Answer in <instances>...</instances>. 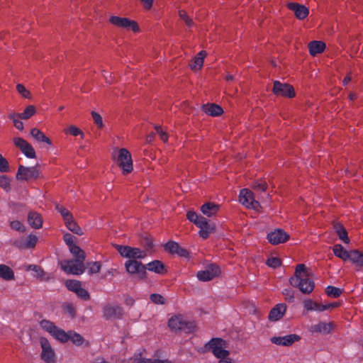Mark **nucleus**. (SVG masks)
<instances>
[{
	"label": "nucleus",
	"mask_w": 363,
	"mask_h": 363,
	"mask_svg": "<svg viewBox=\"0 0 363 363\" xmlns=\"http://www.w3.org/2000/svg\"><path fill=\"white\" fill-rule=\"evenodd\" d=\"M289 283L305 294H310L315 288V283L308 277L306 267L303 264L296 265L294 276L289 279Z\"/></svg>",
	"instance_id": "1"
},
{
	"label": "nucleus",
	"mask_w": 363,
	"mask_h": 363,
	"mask_svg": "<svg viewBox=\"0 0 363 363\" xmlns=\"http://www.w3.org/2000/svg\"><path fill=\"white\" fill-rule=\"evenodd\" d=\"M116 163L121 168L123 174H128L133 169L131 155L125 148H121L118 150Z\"/></svg>",
	"instance_id": "2"
},
{
	"label": "nucleus",
	"mask_w": 363,
	"mask_h": 363,
	"mask_svg": "<svg viewBox=\"0 0 363 363\" xmlns=\"http://www.w3.org/2000/svg\"><path fill=\"white\" fill-rule=\"evenodd\" d=\"M116 249L122 257L129 259H143L147 255L145 251L141 250L138 247L116 245Z\"/></svg>",
	"instance_id": "3"
},
{
	"label": "nucleus",
	"mask_w": 363,
	"mask_h": 363,
	"mask_svg": "<svg viewBox=\"0 0 363 363\" xmlns=\"http://www.w3.org/2000/svg\"><path fill=\"white\" fill-rule=\"evenodd\" d=\"M40 326L42 328V329L50 333L56 340H65V331L56 326L53 322L44 319L40 322Z\"/></svg>",
	"instance_id": "4"
},
{
	"label": "nucleus",
	"mask_w": 363,
	"mask_h": 363,
	"mask_svg": "<svg viewBox=\"0 0 363 363\" xmlns=\"http://www.w3.org/2000/svg\"><path fill=\"white\" fill-rule=\"evenodd\" d=\"M208 349L217 358L226 357L229 352L225 349V342L221 338H213L208 343Z\"/></svg>",
	"instance_id": "5"
},
{
	"label": "nucleus",
	"mask_w": 363,
	"mask_h": 363,
	"mask_svg": "<svg viewBox=\"0 0 363 363\" xmlns=\"http://www.w3.org/2000/svg\"><path fill=\"white\" fill-rule=\"evenodd\" d=\"M273 84L272 92L277 96L287 97L289 99L295 96L294 89L291 85L287 83H281L279 81H274Z\"/></svg>",
	"instance_id": "6"
},
{
	"label": "nucleus",
	"mask_w": 363,
	"mask_h": 363,
	"mask_svg": "<svg viewBox=\"0 0 363 363\" xmlns=\"http://www.w3.org/2000/svg\"><path fill=\"white\" fill-rule=\"evenodd\" d=\"M40 177V170L37 166L32 167H26L20 164L16 173L18 180L28 181L33 179H37Z\"/></svg>",
	"instance_id": "7"
},
{
	"label": "nucleus",
	"mask_w": 363,
	"mask_h": 363,
	"mask_svg": "<svg viewBox=\"0 0 363 363\" xmlns=\"http://www.w3.org/2000/svg\"><path fill=\"white\" fill-rule=\"evenodd\" d=\"M62 269L69 274L79 275L85 270L84 261L80 259L74 260H67L62 263Z\"/></svg>",
	"instance_id": "8"
},
{
	"label": "nucleus",
	"mask_w": 363,
	"mask_h": 363,
	"mask_svg": "<svg viewBox=\"0 0 363 363\" xmlns=\"http://www.w3.org/2000/svg\"><path fill=\"white\" fill-rule=\"evenodd\" d=\"M126 271L131 274H137L140 279L146 278V267L140 262L129 259L125 263Z\"/></svg>",
	"instance_id": "9"
},
{
	"label": "nucleus",
	"mask_w": 363,
	"mask_h": 363,
	"mask_svg": "<svg viewBox=\"0 0 363 363\" xmlns=\"http://www.w3.org/2000/svg\"><path fill=\"white\" fill-rule=\"evenodd\" d=\"M239 201L248 208L257 210L259 207V203L255 199L253 192L247 189H243L240 191Z\"/></svg>",
	"instance_id": "10"
},
{
	"label": "nucleus",
	"mask_w": 363,
	"mask_h": 363,
	"mask_svg": "<svg viewBox=\"0 0 363 363\" xmlns=\"http://www.w3.org/2000/svg\"><path fill=\"white\" fill-rule=\"evenodd\" d=\"M111 23L116 27L131 30L133 32L139 30V27L136 21L130 20L128 18H122L119 16H111L109 18Z\"/></svg>",
	"instance_id": "11"
},
{
	"label": "nucleus",
	"mask_w": 363,
	"mask_h": 363,
	"mask_svg": "<svg viewBox=\"0 0 363 363\" xmlns=\"http://www.w3.org/2000/svg\"><path fill=\"white\" fill-rule=\"evenodd\" d=\"M40 343L42 347L41 358L47 363H55V354L46 337H40Z\"/></svg>",
	"instance_id": "12"
},
{
	"label": "nucleus",
	"mask_w": 363,
	"mask_h": 363,
	"mask_svg": "<svg viewBox=\"0 0 363 363\" xmlns=\"http://www.w3.org/2000/svg\"><path fill=\"white\" fill-rule=\"evenodd\" d=\"M220 274V267L215 264H211L208 265L205 270L198 272L197 277L200 281H207L212 280Z\"/></svg>",
	"instance_id": "13"
},
{
	"label": "nucleus",
	"mask_w": 363,
	"mask_h": 363,
	"mask_svg": "<svg viewBox=\"0 0 363 363\" xmlns=\"http://www.w3.org/2000/svg\"><path fill=\"white\" fill-rule=\"evenodd\" d=\"M104 317L107 319H121L123 315V309L118 305L107 304L103 308Z\"/></svg>",
	"instance_id": "14"
},
{
	"label": "nucleus",
	"mask_w": 363,
	"mask_h": 363,
	"mask_svg": "<svg viewBox=\"0 0 363 363\" xmlns=\"http://www.w3.org/2000/svg\"><path fill=\"white\" fill-rule=\"evenodd\" d=\"M13 143L26 157L29 158L36 157L34 148L26 140L21 138H16L13 139Z\"/></svg>",
	"instance_id": "15"
},
{
	"label": "nucleus",
	"mask_w": 363,
	"mask_h": 363,
	"mask_svg": "<svg viewBox=\"0 0 363 363\" xmlns=\"http://www.w3.org/2000/svg\"><path fill=\"white\" fill-rule=\"evenodd\" d=\"M300 340L301 337L298 335L290 334L282 337H272L271 342L277 345L289 347Z\"/></svg>",
	"instance_id": "16"
},
{
	"label": "nucleus",
	"mask_w": 363,
	"mask_h": 363,
	"mask_svg": "<svg viewBox=\"0 0 363 363\" xmlns=\"http://www.w3.org/2000/svg\"><path fill=\"white\" fill-rule=\"evenodd\" d=\"M269 242L272 245H279L286 242L289 235L281 229H276L267 235Z\"/></svg>",
	"instance_id": "17"
},
{
	"label": "nucleus",
	"mask_w": 363,
	"mask_h": 363,
	"mask_svg": "<svg viewBox=\"0 0 363 363\" xmlns=\"http://www.w3.org/2000/svg\"><path fill=\"white\" fill-rule=\"evenodd\" d=\"M334 328H335V324L333 322H330V323L320 322L318 324L311 325L309 328V332L311 334H315V333L328 334L334 329Z\"/></svg>",
	"instance_id": "18"
},
{
	"label": "nucleus",
	"mask_w": 363,
	"mask_h": 363,
	"mask_svg": "<svg viewBox=\"0 0 363 363\" xmlns=\"http://www.w3.org/2000/svg\"><path fill=\"white\" fill-rule=\"evenodd\" d=\"M189 323L180 315L172 317L168 321V325L172 330H184L187 328Z\"/></svg>",
	"instance_id": "19"
},
{
	"label": "nucleus",
	"mask_w": 363,
	"mask_h": 363,
	"mask_svg": "<svg viewBox=\"0 0 363 363\" xmlns=\"http://www.w3.org/2000/svg\"><path fill=\"white\" fill-rule=\"evenodd\" d=\"M287 8L292 11L294 13L295 16L299 20L304 19L309 13L308 8L298 3H289L287 4Z\"/></svg>",
	"instance_id": "20"
},
{
	"label": "nucleus",
	"mask_w": 363,
	"mask_h": 363,
	"mask_svg": "<svg viewBox=\"0 0 363 363\" xmlns=\"http://www.w3.org/2000/svg\"><path fill=\"white\" fill-rule=\"evenodd\" d=\"M196 226L200 228L199 234L203 239H206L216 229L215 225L208 223L205 218L201 219Z\"/></svg>",
	"instance_id": "21"
},
{
	"label": "nucleus",
	"mask_w": 363,
	"mask_h": 363,
	"mask_svg": "<svg viewBox=\"0 0 363 363\" xmlns=\"http://www.w3.org/2000/svg\"><path fill=\"white\" fill-rule=\"evenodd\" d=\"M286 310V306L283 303L277 304L269 313V319L272 321L280 320L284 315Z\"/></svg>",
	"instance_id": "22"
},
{
	"label": "nucleus",
	"mask_w": 363,
	"mask_h": 363,
	"mask_svg": "<svg viewBox=\"0 0 363 363\" xmlns=\"http://www.w3.org/2000/svg\"><path fill=\"white\" fill-rule=\"evenodd\" d=\"M38 238L34 235H30L26 240L15 241L14 244L19 248H33L37 243Z\"/></svg>",
	"instance_id": "23"
},
{
	"label": "nucleus",
	"mask_w": 363,
	"mask_h": 363,
	"mask_svg": "<svg viewBox=\"0 0 363 363\" xmlns=\"http://www.w3.org/2000/svg\"><path fill=\"white\" fill-rule=\"evenodd\" d=\"M28 222L29 225L35 229H39L43 225V218L37 212L30 211L28 216Z\"/></svg>",
	"instance_id": "24"
},
{
	"label": "nucleus",
	"mask_w": 363,
	"mask_h": 363,
	"mask_svg": "<svg viewBox=\"0 0 363 363\" xmlns=\"http://www.w3.org/2000/svg\"><path fill=\"white\" fill-rule=\"evenodd\" d=\"M65 340H59L61 342H67L68 340H71L74 345L79 346L82 345L84 342V337L79 333H77L74 331H68L65 332Z\"/></svg>",
	"instance_id": "25"
},
{
	"label": "nucleus",
	"mask_w": 363,
	"mask_h": 363,
	"mask_svg": "<svg viewBox=\"0 0 363 363\" xmlns=\"http://www.w3.org/2000/svg\"><path fill=\"white\" fill-rule=\"evenodd\" d=\"M202 109L206 114L211 116H220L223 112L222 108L215 104L203 105Z\"/></svg>",
	"instance_id": "26"
},
{
	"label": "nucleus",
	"mask_w": 363,
	"mask_h": 363,
	"mask_svg": "<svg viewBox=\"0 0 363 363\" xmlns=\"http://www.w3.org/2000/svg\"><path fill=\"white\" fill-rule=\"evenodd\" d=\"M325 48V44L322 41H311L308 44V49L310 54L313 56H315L317 54H320L324 51Z\"/></svg>",
	"instance_id": "27"
},
{
	"label": "nucleus",
	"mask_w": 363,
	"mask_h": 363,
	"mask_svg": "<svg viewBox=\"0 0 363 363\" xmlns=\"http://www.w3.org/2000/svg\"><path fill=\"white\" fill-rule=\"evenodd\" d=\"M218 210L219 206L211 202L206 203L201 207V212L207 216L216 215Z\"/></svg>",
	"instance_id": "28"
},
{
	"label": "nucleus",
	"mask_w": 363,
	"mask_h": 363,
	"mask_svg": "<svg viewBox=\"0 0 363 363\" xmlns=\"http://www.w3.org/2000/svg\"><path fill=\"white\" fill-rule=\"evenodd\" d=\"M333 228L339 238L345 243H349L350 239L347 235V232L344 226L340 223H336L333 225Z\"/></svg>",
	"instance_id": "29"
},
{
	"label": "nucleus",
	"mask_w": 363,
	"mask_h": 363,
	"mask_svg": "<svg viewBox=\"0 0 363 363\" xmlns=\"http://www.w3.org/2000/svg\"><path fill=\"white\" fill-rule=\"evenodd\" d=\"M30 135L38 142H43L48 145H51V140L39 129L33 128L30 130Z\"/></svg>",
	"instance_id": "30"
},
{
	"label": "nucleus",
	"mask_w": 363,
	"mask_h": 363,
	"mask_svg": "<svg viewBox=\"0 0 363 363\" xmlns=\"http://www.w3.org/2000/svg\"><path fill=\"white\" fill-rule=\"evenodd\" d=\"M206 55L207 53L205 50H201L199 52L195 57L194 62L190 65L191 68L194 70L200 69L203 67L204 58Z\"/></svg>",
	"instance_id": "31"
},
{
	"label": "nucleus",
	"mask_w": 363,
	"mask_h": 363,
	"mask_svg": "<svg viewBox=\"0 0 363 363\" xmlns=\"http://www.w3.org/2000/svg\"><path fill=\"white\" fill-rule=\"evenodd\" d=\"M349 259L357 267H363V252L351 250Z\"/></svg>",
	"instance_id": "32"
},
{
	"label": "nucleus",
	"mask_w": 363,
	"mask_h": 363,
	"mask_svg": "<svg viewBox=\"0 0 363 363\" xmlns=\"http://www.w3.org/2000/svg\"><path fill=\"white\" fill-rule=\"evenodd\" d=\"M0 278L9 281L14 279L13 270L6 264H0Z\"/></svg>",
	"instance_id": "33"
},
{
	"label": "nucleus",
	"mask_w": 363,
	"mask_h": 363,
	"mask_svg": "<svg viewBox=\"0 0 363 363\" xmlns=\"http://www.w3.org/2000/svg\"><path fill=\"white\" fill-rule=\"evenodd\" d=\"M333 252L335 255L343 260H347L350 258V251L348 252L344 249L341 245H335L333 247Z\"/></svg>",
	"instance_id": "34"
},
{
	"label": "nucleus",
	"mask_w": 363,
	"mask_h": 363,
	"mask_svg": "<svg viewBox=\"0 0 363 363\" xmlns=\"http://www.w3.org/2000/svg\"><path fill=\"white\" fill-rule=\"evenodd\" d=\"M147 269L148 270L154 272L157 274H163L164 270V266L161 261L154 260L147 264Z\"/></svg>",
	"instance_id": "35"
},
{
	"label": "nucleus",
	"mask_w": 363,
	"mask_h": 363,
	"mask_svg": "<svg viewBox=\"0 0 363 363\" xmlns=\"http://www.w3.org/2000/svg\"><path fill=\"white\" fill-rule=\"evenodd\" d=\"M251 187L254 191L257 192H264L267 190L268 184L264 180H255L252 182Z\"/></svg>",
	"instance_id": "36"
},
{
	"label": "nucleus",
	"mask_w": 363,
	"mask_h": 363,
	"mask_svg": "<svg viewBox=\"0 0 363 363\" xmlns=\"http://www.w3.org/2000/svg\"><path fill=\"white\" fill-rule=\"evenodd\" d=\"M70 252L76 257V259H80L81 261L85 259V252L77 245H74L69 247Z\"/></svg>",
	"instance_id": "37"
},
{
	"label": "nucleus",
	"mask_w": 363,
	"mask_h": 363,
	"mask_svg": "<svg viewBox=\"0 0 363 363\" xmlns=\"http://www.w3.org/2000/svg\"><path fill=\"white\" fill-rule=\"evenodd\" d=\"M132 363H170L168 360H160L157 359L143 358L140 354L133 359Z\"/></svg>",
	"instance_id": "38"
},
{
	"label": "nucleus",
	"mask_w": 363,
	"mask_h": 363,
	"mask_svg": "<svg viewBox=\"0 0 363 363\" xmlns=\"http://www.w3.org/2000/svg\"><path fill=\"white\" fill-rule=\"evenodd\" d=\"M35 113V107L33 105L28 106L22 113L17 114L18 117L27 120L33 116Z\"/></svg>",
	"instance_id": "39"
},
{
	"label": "nucleus",
	"mask_w": 363,
	"mask_h": 363,
	"mask_svg": "<svg viewBox=\"0 0 363 363\" xmlns=\"http://www.w3.org/2000/svg\"><path fill=\"white\" fill-rule=\"evenodd\" d=\"M66 287L71 291L76 293L81 287L82 284L79 281L69 279L65 281Z\"/></svg>",
	"instance_id": "40"
},
{
	"label": "nucleus",
	"mask_w": 363,
	"mask_h": 363,
	"mask_svg": "<svg viewBox=\"0 0 363 363\" xmlns=\"http://www.w3.org/2000/svg\"><path fill=\"white\" fill-rule=\"evenodd\" d=\"M342 290L339 288L333 286H328L325 289V293L328 296L333 298H337L342 294Z\"/></svg>",
	"instance_id": "41"
},
{
	"label": "nucleus",
	"mask_w": 363,
	"mask_h": 363,
	"mask_svg": "<svg viewBox=\"0 0 363 363\" xmlns=\"http://www.w3.org/2000/svg\"><path fill=\"white\" fill-rule=\"evenodd\" d=\"M186 217L191 222L194 223L196 225H197L198 223L200 222V220L204 218L200 215H198L196 212L191 211L187 212Z\"/></svg>",
	"instance_id": "42"
},
{
	"label": "nucleus",
	"mask_w": 363,
	"mask_h": 363,
	"mask_svg": "<svg viewBox=\"0 0 363 363\" xmlns=\"http://www.w3.org/2000/svg\"><path fill=\"white\" fill-rule=\"evenodd\" d=\"M179 16L182 20H183L189 28H191L194 25L193 20L188 16L187 13L184 11L181 10L179 11Z\"/></svg>",
	"instance_id": "43"
},
{
	"label": "nucleus",
	"mask_w": 363,
	"mask_h": 363,
	"mask_svg": "<svg viewBox=\"0 0 363 363\" xmlns=\"http://www.w3.org/2000/svg\"><path fill=\"white\" fill-rule=\"evenodd\" d=\"M70 231L79 235L84 234L83 230L74 220L66 226Z\"/></svg>",
	"instance_id": "44"
},
{
	"label": "nucleus",
	"mask_w": 363,
	"mask_h": 363,
	"mask_svg": "<svg viewBox=\"0 0 363 363\" xmlns=\"http://www.w3.org/2000/svg\"><path fill=\"white\" fill-rule=\"evenodd\" d=\"M179 245L174 241H169L164 245V249L172 254H176Z\"/></svg>",
	"instance_id": "45"
},
{
	"label": "nucleus",
	"mask_w": 363,
	"mask_h": 363,
	"mask_svg": "<svg viewBox=\"0 0 363 363\" xmlns=\"http://www.w3.org/2000/svg\"><path fill=\"white\" fill-rule=\"evenodd\" d=\"M89 274H96L101 270V264L99 262H93L87 264Z\"/></svg>",
	"instance_id": "46"
},
{
	"label": "nucleus",
	"mask_w": 363,
	"mask_h": 363,
	"mask_svg": "<svg viewBox=\"0 0 363 363\" xmlns=\"http://www.w3.org/2000/svg\"><path fill=\"white\" fill-rule=\"evenodd\" d=\"M16 117H18V116L16 113H11L9 114V118L13 121L14 126L18 130H22L23 129V123H22V121L18 120Z\"/></svg>",
	"instance_id": "47"
},
{
	"label": "nucleus",
	"mask_w": 363,
	"mask_h": 363,
	"mask_svg": "<svg viewBox=\"0 0 363 363\" xmlns=\"http://www.w3.org/2000/svg\"><path fill=\"white\" fill-rule=\"evenodd\" d=\"M17 91L21 94V96L26 99H30L31 97L30 92L26 89V87L21 84H18L16 85Z\"/></svg>",
	"instance_id": "48"
},
{
	"label": "nucleus",
	"mask_w": 363,
	"mask_h": 363,
	"mask_svg": "<svg viewBox=\"0 0 363 363\" xmlns=\"http://www.w3.org/2000/svg\"><path fill=\"white\" fill-rule=\"evenodd\" d=\"M0 186L6 191L10 190V179L6 176H0Z\"/></svg>",
	"instance_id": "49"
},
{
	"label": "nucleus",
	"mask_w": 363,
	"mask_h": 363,
	"mask_svg": "<svg viewBox=\"0 0 363 363\" xmlns=\"http://www.w3.org/2000/svg\"><path fill=\"white\" fill-rule=\"evenodd\" d=\"M150 300L156 304H164L165 298L160 294H152L150 295Z\"/></svg>",
	"instance_id": "50"
},
{
	"label": "nucleus",
	"mask_w": 363,
	"mask_h": 363,
	"mask_svg": "<svg viewBox=\"0 0 363 363\" xmlns=\"http://www.w3.org/2000/svg\"><path fill=\"white\" fill-rule=\"evenodd\" d=\"M9 170L8 161L0 154V172H7Z\"/></svg>",
	"instance_id": "51"
},
{
	"label": "nucleus",
	"mask_w": 363,
	"mask_h": 363,
	"mask_svg": "<svg viewBox=\"0 0 363 363\" xmlns=\"http://www.w3.org/2000/svg\"><path fill=\"white\" fill-rule=\"evenodd\" d=\"M78 297L80 298L88 301L90 298V294L89 293L84 289L80 288L75 293Z\"/></svg>",
	"instance_id": "52"
},
{
	"label": "nucleus",
	"mask_w": 363,
	"mask_h": 363,
	"mask_svg": "<svg viewBox=\"0 0 363 363\" xmlns=\"http://www.w3.org/2000/svg\"><path fill=\"white\" fill-rule=\"evenodd\" d=\"M267 264L271 267L277 268L281 265V260L277 257H270L267 260Z\"/></svg>",
	"instance_id": "53"
},
{
	"label": "nucleus",
	"mask_w": 363,
	"mask_h": 363,
	"mask_svg": "<svg viewBox=\"0 0 363 363\" xmlns=\"http://www.w3.org/2000/svg\"><path fill=\"white\" fill-rule=\"evenodd\" d=\"M65 133H69L74 136H77L79 135H83L82 130L79 128H77L76 126H73V125L69 127L65 130Z\"/></svg>",
	"instance_id": "54"
},
{
	"label": "nucleus",
	"mask_w": 363,
	"mask_h": 363,
	"mask_svg": "<svg viewBox=\"0 0 363 363\" xmlns=\"http://www.w3.org/2000/svg\"><path fill=\"white\" fill-rule=\"evenodd\" d=\"M91 116L93 117L94 123L99 127L102 128L104 126L103 120L101 116L96 112L92 111Z\"/></svg>",
	"instance_id": "55"
},
{
	"label": "nucleus",
	"mask_w": 363,
	"mask_h": 363,
	"mask_svg": "<svg viewBox=\"0 0 363 363\" xmlns=\"http://www.w3.org/2000/svg\"><path fill=\"white\" fill-rule=\"evenodd\" d=\"M74 238H75L70 233H65L63 237L64 241L68 245L69 247H72V245H75Z\"/></svg>",
	"instance_id": "56"
},
{
	"label": "nucleus",
	"mask_w": 363,
	"mask_h": 363,
	"mask_svg": "<svg viewBox=\"0 0 363 363\" xmlns=\"http://www.w3.org/2000/svg\"><path fill=\"white\" fill-rule=\"evenodd\" d=\"M55 208L61 214L62 218L69 216V215L72 213L68 209L60 204H57Z\"/></svg>",
	"instance_id": "57"
},
{
	"label": "nucleus",
	"mask_w": 363,
	"mask_h": 363,
	"mask_svg": "<svg viewBox=\"0 0 363 363\" xmlns=\"http://www.w3.org/2000/svg\"><path fill=\"white\" fill-rule=\"evenodd\" d=\"M155 128L156 130L157 133L160 135V139L162 141H164V143H166L168 140V136H167V133L163 131L160 126L156 125L155 127Z\"/></svg>",
	"instance_id": "58"
},
{
	"label": "nucleus",
	"mask_w": 363,
	"mask_h": 363,
	"mask_svg": "<svg viewBox=\"0 0 363 363\" xmlns=\"http://www.w3.org/2000/svg\"><path fill=\"white\" fill-rule=\"evenodd\" d=\"M283 295L285 296V299L289 302H293L294 301V294L293 291L290 289H284Z\"/></svg>",
	"instance_id": "59"
},
{
	"label": "nucleus",
	"mask_w": 363,
	"mask_h": 363,
	"mask_svg": "<svg viewBox=\"0 0 363 363\" xmlns=\"http://www.w3.org/2000/svg\"><path fill=\"white\" fill-rule=\"evenodd\" d=\"M316 303H317L313 302L312 300L308 299L303 302V306L308 311H313L315 310Z\"/></svg>",
	"instance_id": "60"
},
{
	"label": "nucleus",
	"mask_w": 363,
	"mask_h": 363,
	"mask_svg": "<svg viewBox=\"0 0 363 363\" xmlns=\"http://www.w3.org/2000/svg\"><path fill=\"white\" fill-rule=\"evenodd\" d=\"M10 226L12 229L18 230V231H23V224L18 221V220H13L11 222Z\"/></svg>",
	"instance_id": "61"
},
{
	"label": "nucleus",
	"mask_w": 363,
	"mask_h": 363,
	"mask_svg": "<svg viewBox=\"0 0 363 363\" xmlns=\"http://www.w3.org/2000/svg\"><path fill=\"white\" fill-rule=\"evenodd\" d=\"M176 254H177L180 257H187L189 256V252L186 249L182 247L181 246L179 247Z\"/></svg>",
	"instance_id": "62"
},
{
	"label": "nucleus",
	"mask_w": 363,
	"mask_h": 363,
	"mask_svg": "<svg viewBox=\"0 0 363 363\" xmlns=\"http://www.w3.org/2000/svg\"><path fill=\"white\" fill-rule=\"evenodd\" d=\"M66 311L69 313L72 317L75 315V308L72 304H67L65 306Z\"/></svg>",
	"instance_id": "63"
},
{
	"label": "nucleus",
	"mask_w": 363,
	"mask_h": 363,
	"mask_svg": "<svg viewBox=\"0 0 363 363\" xmlns=\"http://www.w3.org/2000/svg\"><path fill=\"white\" fill-rule=\"evenodd\" d=\"M63 220H64V222H65V224L66 226L67 225H69V223H71V222H73L75 220L74 219L73 215L72 213L69 214V216L64 217Z\"/></svg>",
	"instance_id": "64"
}]
</instances>
